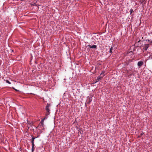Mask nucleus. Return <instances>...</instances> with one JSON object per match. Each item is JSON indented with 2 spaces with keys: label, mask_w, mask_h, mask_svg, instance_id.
Instances as JSON below:
<instances>
[{
  "label": "nucleus",
  "mask_w": 152,
  "mask_h": 152,
  "mask_svg": "<svg viewBox=\"0 0 152 152\" xmlns=\"http://www.w3.org/2000/svg\"><path fill=\"white\" fill-rule=\"evenodd\" d=\"M149 47V45L148 44H146L145 45V46L144 48V49L145 50H147L148 48Z\"/></svg>",
  "instance_id": "nucleus-8"
},
{
  "label": "nucleus",
  "mask_w": 152,
  "mask_h": 152,
  "mask_svg": "<svg viewBox=\"0 0 152 152\" xmlns=\"http://www.w3.org/2000/svg\"><path fill=\"white\" fill-rule=\"evenodd\" d=\"M87 98L88 99V101L87 102V103L89 104L90 102L92 101V97L88 96L87 97Z\"/></svg>",
  "instance_id": "nucleus-5"
},
{
  "label": "nucleus",
  "mask_w": 152,
  "mask_h": 152,
  "mask_svg": "<svg viewBox=\"0 0 152 152\" xmlns=\"http://www.w3.org/2000/svg\"><path fill=\"white\" fill-rule=\"evenodd\" d=\"M130 75V76H131L132 75V74H131Z\"/></svg>",
  "instance_id": "nucleus-15"
},
{
  "label": "nucleus",
  "mask_w": 152,
  "mask_h": 152,
  "mask_svg": "<svg viewBox=\"0 0 152 152\" xmlns=\"http://www.w3.org/2000/svg\"><path fill=\"white\" fill-rule=\"evenodd\" d=\"M148 41L149 43H152V40H148Z\"/></svg>",
  "instance_id": "nucleus-13"
},
{
  "label": "nucleus",
  "mask_w": 152,
  "mask_h": 152,
  "mask_svg": "<svg viewBox=\"0 0 152 152\" xmlns=\"http://www.w3.org/2000/svg\"><path fill=\"white\" fill-rule=\"evenodd\" d=\"M6 82L7 83L9 84H11V83L8 80H6Z\"/></svg>",
  "instance_id": "nucleus-12"
},
{
  "label": "nucleus",
  "mask_w": 152,
  "mask_h": 152,
  "mask_svg": "<svg viewBox=\"0 0 152 152\" xmlns=\"http://www.w3.org/2000/svg\"><path fill=\"white\" fill-rule=\"evenodd\" d=\"M151 55H152V53H151Z\"/></svg>",
  "instance_id": "nucleus-16"
},
{
  "label": "nucleus",
  "mask_w": 152,
  "mask_h": 152,
  "mask_svg": "<svg viewBox=\"0 0 152 152\" xmlns=\"http://www.w3.org/2000/svg\"><path fill=\"white\" fill-rule=\"evenodd\" d=\"M102 77L101 76H99L97 77L96 79V81H95L94 83H96L97 82H98L99 80H101L102 79Z\"/></svg>",
  "instance_id": "nucleus-3"
},
{
  "label": "nucleus",
  "mask_w": 152,
  "mask_h": 152,
  "mask_svg": "<svg viewBox=\"0 0 152 152\" xmlns=\"http://www.w3.org/2000/svg\"><path fill=\"white\" fill-rule=\"evenodd\" d=\"M31 144H32V149H31V151H32V152H33L34 150V142L31 143Z\"/></svg>",
  "instance_id": "nucleus-7"
},
{
  "label": "nucleus",
  "mask_w": 152,
  "mask_h": 152,
  "mask_svg": "<svg viewBox=\"0 0 152 152\" xmlns=\"http://www.w3.org/2000/svg\"><path fill=\"white\" fill-rule=\"evenodd\" d=\"M50 106V104L47 103V106L45 107V109L47 111V113L46 114V115H49L50 113V109L49 108V107Z\"/></svg>",
  "instance_id": "nucleus-1"
},
{
  "label": "nucleus",
  "mask_w": 152,
  "mask_h": 152,
  "mask_svg": "<svg viewBox=\"0 0 152 152\" xmlns=\"http://www.w3.org/2000/svg\"><path fill=\"white\" fill-rule=\"evenodd\" d=\"M105 72L104 71H102V73L100 74V76H101L102 78L105 75Z\"/></svg>",
  "instance_id": "nucleus-9"
},
{
  "label": "nucleus",
  "mask_w": 152,
  "mask_h": 152,
  "mask_svg": "<svg viewBox=\"0 0 152 152\" xmlns=\"http://www.w3.org/2000/svg\"><path fill=\"white\" fill-rule=\"evenodd\" d=\"M88 47H89L90 48H95L96 49V48L97 46L95 45H88L87 46Z\"/></svg>",
  "instance_id": "nucleus-4"
},
{
  "label": "nucleus",
  "mask_w": 152,
  "mask_h": 152,
  "mask_svg": "<svg viewBox=\"0 0 152 152\" xmlns=\"http://www.w3.org/2000/svg\"><path fill=\"white\" fill-rule=\"evenodd\" d=\"M143 64V62L142 61H139L137 63V65L140 67Z\"/></svg>",
  "instance_id": "nucleus-2"
},
{
  "label": "nucleus",
  "mask_w": 152,
  "mask_h": 152,
  "mask_svg": "<svg viewBox=\"0 0 152 152\" xmlns=\"http://www.w3.org/2000/svg\"><path fill=\"white\" fill-rule=\"evenodd\" d=\"M45 119V118H44L40 122V123L41 124V125L40 126L41 127H43V121Z\"/></svg>",
  "instance_id": "nucleus-6"
},
{
  "label": "nucleus",
  "mask_w": 152,
  "mask_h": 152,
  "mask_svg": "<svg viewBox=\"0 0 152 152\" xmlns=\"http://www.w3.org/2000/svg\"><path fill=\"white\" fill-rule=\"evenodd\" d=\"M31 136L32 137V138L31 139V143L34 142V140L37 137H34L32 135H31Z\"/></svg>",
  "instance_id": "nucleus-10"
},
{
  "label": "nucleus",
  "mask_w": 152,
  "mask_h": 152,
  "mask_svg": "<svg viewBox=\"0 0 152 152\" xmlns=\"http://www.w3.org/2000/svg\"><path fill=\"white\" fill-rule=\"evenodd\" d=\"M133 11V10L131 9L130 10V12L131 13H132Z\"/></svg>",
  "instance_id": "nucleus-14"
},
{
  "label": "nucleus",
  "mask_w": 152,
  "mask_h": 152,
  "mask_svg": "<svg viewBox=\"0 0 152 152\" xmlns=\"http://www.w3.org/2000/svg\"><path fill=\"white\" fill-rule=\"evenodd\" d=\"M112 50H113V48H112V47H111V48L110 49L109 52H110V53H112V52H113Z\"/></svg>",
  "instance_id": "nucleus-11"
}]
</instances>
